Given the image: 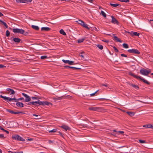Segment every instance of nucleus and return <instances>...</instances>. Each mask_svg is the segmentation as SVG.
I'll return each mask as SVG.
<instances>
[{
    "label": "nucleus",
    "mask_w": 153,
    "mask_h": 153,
    "mask_svg": "<svg viewBox=\"0 0 153 153\" xmlns=\"http://www.w3.org/2000/svg\"><path fill=\"white\" fill-rule=\"evenodd\" d=\"M128 74L130 75H131L133 76L134 78H136L138 79H140V80L143 81V82L147 84V85H150V83L148 81H147L145 80L144 79L142 78L140 76H139L136 75H135L134 74L131 73V72H129Z\"/></svg>",
    "instance_id": "obj_1"
},
{
    "label": "nucleus",
    "mask_w": 153,
    "mask_h": 153,
    "mask_svg": "<svg viewBox=\"0 0 153 153\" xmlns=\"http://www.w3.org/2000/svg\"><path fill=\"white\" fill-rule=\"evenodd\" d=\"M52 105V104L50 102L47 101H41L39 100L38 101H34V106H38L40 105L44 106L45 105Z\"/></svg>",
    "instance_id": "obj_2"
},
{
    "label": "nucleus",
    "mask_w": 153,
    "mask_h": 153,
    "mask_svg": "<svg viewBox=\"0 0 153 153\" xmlns=\"http://www.w3.org/2000/svg\"><path fill=\"white\" fill-rule=\"evenodd\" d=\"M13 31L14 33H20L25 36L27 35L28 34V33L27 32H25L24 30L17 28H13Z\"/></svg>",
    "instance_id": "obj_3"
},
{
    "label": "nucleus",
    "mask_w": 153,
    "mask_h": 153,
    "mask_svg": "<svg viewBox=\"0 0 153 153\" xmlns=\"http://www.w3.org/2000/svg\"><path fill=\"white\" fill-rule=\"evenodd\" d=\"M151 72V70L150 69L147 70L144 68L141 69L140 71V73L143 75L148 76V74Z\"/></svg>",
    "instance_id": "obj_4"
},
{
    "label": "nucleus",
    "mask_w": 153,
    "mask_h": 153,
    "mask_svg": "<svg viewBox=\"0 0 153 153\" xmlns=\"http://www.w3.org/2000/svg\"><path fill=\"white\" fill-rule=\"evenodd\" d=\"M130 35L132 37H134L135 36H138L139 38H142V35L139 33L134 31H131L129 32Z\"/></svg>",
    "instance_id": "obj_5"
},
{
    "label": "nucleus",
    "mask_w": 153,
    "mask_h": 153,
    "mask_svg": "<svg viewBox=\"0 0 153 153\" xmlns=\"http://www.w3.org/2000/svg\"><path fill=\"white\" fill-rule=\"evenodd\" d=\"M13 139L19 141H24L25 140L18 135H15L12 136Z\"/></svg>",
    "instance_id": "obj_6"
},
{
    "label": "nucleus",
    "mask_w": 153,
    "mask_h": 153,
    "mask_svg": "<svg viewBox=\"0 0 153 153\" xmlns=\"http://www.w3.org/2000/svg\"><path fill=\"white\" fill-rule=\"evenodd\" d=\"M128 51L130 53L139 54L140 53V52L137 49H132L128 50Z\"/></svg>",
    "instance_id": "obj_7"
},
{
    "label": "nucleus",
    "mask_w": 153,
    "mask_h": 153,
    "mask_svg": "<svg viewBox=\"0 0 153 153\" xmlns=\"http://www.w3.org/2000/svg\"><path fill=\"white\" fill-rule=\"evenodd\" d=\"M7 111L10 113H11L12 114H24V112L22 111H18L17 112H15L13 111L12 110L10 109H7Z\"/></svg>",
    "instance_id": "obj_8"
},
{
    "label": "nucleus",
    "mask_w": 153,
    "mask_h": 153,
    "mask_svg": "<svg viewBox=\"0 0 153 153\" xmlns=\"http://www.w3.org/2000/svg\"><path fill=\"white\" fill-rule=\"evenodd\" d=\"M62 61L63 62H64L65 63H68V64L70 65L75 64H74V62L72 61L62 59Z\"/></svg>",
    "instance_id": "obj_9"
},
{
    "label": "nucleus",
    "mask_w": 153,
    "mask_h": 153,
    "mask_svg": "<svg viewBox=\"0 0 153 153\" xmlns=\"http://www.w3.org/2000/svg\"><path fill=\"white\" fill-rule=\"evenodd\" d=\"M6 90L9 92L7 94H10V95L14 94H15V92L14 90L10 88H7Z\"/></svg>",
    "instance_id": "obj_10"
},
{
    "label": "nucleus",
    "mask_w": 153,
    "mask_h": 153,
    "mask_svg": "<svg viewBox=\"0 0 153 153\" xmlns=\"http://www.w3.org/2000/svg\"><path fill=\"white\" fill-rule=\"evenodd\" d=\"M16 1L18 3H23L30 2L32 1V0H16Z\"/></svg>",
    "instance_id": "obj_11"
},
{
    "label": "nucleus",
    "mask_w": 153,
    "mask_h": 153,
    "mask_svg": "<svg viewBox=\"0 0 153 153\" xmlns=\"http://www.w3.org/2000/svg\"><path fill=\"white\" fill-rule=\"evenodd\" d=\"M68 96H63L60 97H58L57 98H55V100H61L62 99H65L67 98V97Z\"/></svg>",
    "instance_id": "obj_12"
},
{
    "label": "nucleus",
    "mask_w": 153,
    "mask_h": 153,
    "mask_svg": "<svg viewBox=\"0 0 153 153\" xmlns=\"http://www.w3.org/2000/svg\"><path fill=\"white\" fill-rule=\"evenodd\" d=\"M111 18H112L111 22L112 23L114 24H118V22L117 19L114 18L113 16H111Z\"/></svg>",
    "instance_id": "obj_13"
},
{
    "label": "nucleus",
    "mask_w": 153,
    "mask_h": 153,
    "mask_svg": "<svg viewBox=\"0 0 153 153\" xmlns=\"http://www.w3.org/2000/svg\"><path fill=\"white\" fill-rule=\"evenodd\" d=\"M16 105H17V106L19 107L22 108L24 107V105L22 102H17L16 104Z\"/></svg>",
    "instance_id": "obj_14"
},
{
    "label": "nucleus",
    "mask_w": 153,
    "mask_h": 153,
    "mask_svg": "<svg viewBox=\"0 0 153 153\" xmlns=\"http://www.w3.org/2000/svg\"><path fill=\"white\" fill-rule=\"evenodd\" d=\"M64 68H71L73 70H80L81 69V68H77L74 67H71L67 65H65L64 66Z\"/></svg>",
    "instance_id": "obj_15"
},
{
    "label": "nucleus",
    "mask_w": 153,
    "mask_h": 153,
    "mask_svg": "<svg viewBox=\"0 0 153 153\" xmlns=\"http://www.w3.org/2000/svg\"><path fill=\"white\" fill-rule=\"evenodd\" d=\"M51 30V28L47 27H43L41 28V30L42 31H48Z\"/></svg>",
    "instance_id": "obj_16"
},
{
    "label": "nucleus",
    "mask_w": 153,
    "mask_h": 153,
    "mask_svg": "<svg viewBox=\"0 0 153 153\" xmlns=\"http://www.w3.org/2000/svg\"><path fill=\"white\" fill-rule=\"evenodd\" d=\"M88 109L91 111H96L99 109L98 107H89Z\"/></svg>",
    "instance_id": "obj_17"
},
{
    "label": "nucleus",
    "mask_w": 153,
    "mask_h": 153,
    "mask_svg": "<svg viewBox=\"0 0 153 153\" xmlns=\"http://www.w3.org/2000/svg\"><path fill=\"white\" fill-rule=\"evenodd\" d=\"M61 127L66 131L70 130H71L70 128L65 125H63Z\"/></svg>",
    "instance_id": "obj_18"
},
{
    "label": "nucleus",
    "mask_w": 153,
    "mask_h": 153,
    "mask_svg": "<svg viewBox=\"0 0 153 153\" xmlns=\"http://www.w3.org/2000/svg\"><path fill=\"white\" fill-rule=\"evenodd\" d=\"M129 85L131 86H132L137 90H138L139 89V87L137 85H136L135 84H133L130 83H129Z\"/></svg>",
    "instance_id": "obj_19"
},
{
    "label": "nucleus",
    "mask_w": 153,
    "mask_h": 153,
    "mask_svg": "<svg viewBox=\"0 0 153 153\" xmlns=\"http://www.w3.org/2000/svg\"><path fill=\"white\" fill-rule=\"evenodd\" d=\"M25 100H24V101L25 102H28L30 101L31 100V98L29 96L27 95V97H26L25 98Z\"/></svg>",
    "instance_id": "obj_20"
},
{
    "label": "nucleus",
    "mask_w": 153,
    "mask_h": 153,
    "mask_svg": "<svg viewBox=\"0 0 153 153\" xmlns=\"http://www.w3.org/2000/svg\"><path fill=\"white\" fill-rule=\"evenodd\" d=\"M82 26L88 29H89V28L88 27V25H87V24L85 23L84 22H83V23H82Z\"/></svg>",
    "instance_id": "obj_21"
},
{
    "label": "nucleus",
    "mask_w": 153,
    "mask_h": 153,
    "mask_svg": "<svg viewBox=\"0 0 153 153\" xmlns=\"http://www.w3.org/2000/svg\"><path fill=\"white\" fill-rule=\"evenodd\" d=\"M31 27L33 29L36 30H38L39 29V27L37 26H35L34 25H32Z\"/></svg>",
    "instance_id": "obj_22"
},
{
    "label": "nucleus",
    "mask_w": 153,
    "mask_h": 153,
    "mask_svg": "<svg viewBox=\"0 0 153 153\" xmlns=\"http://www.w3.org/2000/svg\"><path fill=\"white\" fill-rule=\"evenodd\" d=\"M96 46L98 47V48L101 50H102L103 49V47L102 45L100 44H97L96 45Z\"/></svg>",
    "instance_id": "obj_23"
},
{
    "label": "nucleus",
    "mask_w": 153,
    "mask_h": 153,
    "mask_svg": "<svg viewBox=\"0 0 153 153\" xmlns=\"http://www.w3.org/2000/svg\"><path fill=\"white\" fill-rule=\"evenodd\" d=\"M150 126H151L150 124H147L143 126V127L146 128H150Z\"/></svg>",
    "instance_id": "obj_24"
},
{
    "label": "nucleus",
    "mask_w": 153,
    "mask_h": 153,
    "mask_svg": "<svg viewBox=\"0 0 153 153\" xmlns=\"http://www.w3.org/2000/svg\"><path fill=\"white\" fill-rule=\"evenodd\" d=\"M123 47L125 48H128L129 47L128 45L127 44L125 43H124L123 44Z\"/></svg>",
    "instance_id": "obj_25"
},
{
    "label": "nucleus",
    "mask_w": 153,
    "mask_h": 153,
    "mask_svg": "<svg viewBox=\"0 0 153 153\" xmlns=\"http://www.w3.org/2000/svg\"><path fill=\"white\" fill-rule=\"evenodd\" d=\"M60 33L64 35H66V34L65 33V31H64V30L62 29L61 30H60L59 31Z\"/></svg>",
    "instance_id": "obj_26"
},
{
    "label": "nucleus",
    "mask_w": 153,
    "mask_h": 153,
    "mask_svg": "<svg viewBox=\"0 0 153 153\" xmlns=\"http://www.w3.org/2000/svg\"><path fill=\"white\" fill-rule=\"evenodd\" d=\"M126 113L131 116H133L134 114V113L132 112H127Z\"/></svg>",
    "instance_id": "obj_27"
},
{
    "label": "nucleus",
    "mask_w": 153,
    "mask_h": 153,
    "mask_svg": "<svg viewBox=\"0 0 153 153\" xmlns=\"http://www.w3.org/2000/svg\"><path fill=\"white\" fill-rule=\"evenodd\" d=\"M0 98L3 99H4V100L6 101L7 100V97L6 96H4L2 95H0Z\"/></svg>",
    "instance_id": "obj_28"
},
{
    "label": "nucleus",
    "mask_w": 153,
    "mask_h": 153,
    "mask_svg": "<svg viewBox=\"0 0 153 153\" xmlns=\"http://www.w3.org/2000/svg\"><path fill=\"white\" fill-rule=\"evenodd\" d=\"M13 41L15 42L19 43L21 41L20 39H13Z\"/></svg>",
    "instance_id": "obj_29"
},
{
    "label": "nucleus",
    "mask_w": 153,
    "mask_h": 153,
    "mask_svg": "<svg viewBox=\"0 0 153 153\" xmlns=\"http://www.w3.org/2000/svg\"><path fill=\"white\" fill-rule=\"evenodd\" d=\"M101 14L104 17H106V14L102 10L101 11Z\"/></svg>",
    "instance_id": "obj_30"
},
{
    "label": "nucleus",
    "mask_w": 153,
    "mask_h": 153,
    "mask_svg": "<svg viewBox=\"0 0 153 153\" xmlns=\"http://www.w3.org/2000/svg\"><path fill=\"white\" fill-rule=\"evenodd\" d=\"M57 130V129H52V130H49L48 131L49 133H51V132L54 133V132H56V131Z\"/></svg>",
    "instance_id": "obj_31"
},
{
    "label": "nucleus",
    "mask_w": 153,
    "mask_h": 153,
    "mask_svg": "<svg viewBox=\"0 0 153 153\" xmlns=\"http://www.w3.org/2000/svg\"><path fill=\"white\" fill-rule=\"evenodd\" d=\"M76 22H78V24H80L81 25H82V23L84 22L83 21L80 20H79L78 21H76Z\"/></svg>",
    "instance_id": "obj_32"
},
{
    "label": "nucleus",
    "mask_w": 153,
    "mask_h": 153,
    "mask_svg": "<svg viewBox=\"0 0 153 153\" xmlns=\"http://www.w3.org/2000/svg\"><path fill=\"white\" fill-rule=\"evenodd\" d=\"M48 58V57L46 56H42L41 57V59H45Z\"/></svg>",
    "instance_id": "obj_33"
},
{
    "label": "nucleus",
    "mask_w": 153,
    "mask_h": 153,
    "mask_svg": "<svg viewBox=\"0 0 153 153\" xmlns=\"http://www.w3.org/2000/svg\"><path fill=\"white\" fill-rule=\"evenodd\" d=\"M110 4L111 6L115 7H117L119 5V4H114L110 3Z\"/></svg>",
    "instance_id": "obj_34"
},
{
    "label": "nucleus",
    "mask_w": 153,
    "mask_h": 153,
    "mask_svg": "<svg viewBox=\"0 0 153 153\" xmlns=\"http://www.w3.org/2000/svg\"><path fill=\"white\" fill-rule=\"evenodd\" d=\"M32 115L33 116H35L36 117H38V118H34L35 119H40V115H39V116L38 115H36V114H33Z\"/></svg>",
    "instance_id": "obj_35"
},
{
    "label": "nucleus",
    "mask_w": 153,
    "mask_h": 153,
    "mask_svg": "<svg viewBox=\"0 0 153 153\" xmlns=\"http://www.w3.org/2000/svg\"><path fill=\"white\" fill-rule=\"evenodd\" d=\"M1 23L3 24L6 27V28H7L8 26L5 22L2 21H1Z\"/></svg>",
    "instance_id": "obj_36"
},
{
    "label": "nucleus",
    "mask_w": 153,
    "mask_h": 153,
    "mask_svg": "<svg viewBox=\"0 0 153 153\" xmlns=\"http://www.w3.org/2000/svg\"><path fill=\"white\" fill-rule=\"evenodd\" d=\"M84 39H79L77 40L78 42L79 43H81L84 41Z\"/></svg>",
    "instance_id": "obj_37"
},
{
    "label": "nucleus",
    "mask_w": 153,
    "mask_h": 153,
    "mask_svg": "<svg viewBox=\"0 0 153 153\" xmlns=\"http://www.w3.org/2000/svg\"><path fill=\"white\" fill-rule=\"evenodd\" d=\"M114 40L116 42H122V41L120 40V39H114Z\"/></svg>",
    "instance_id": "obj_38"
},
{
    "label": "nucleus",
    "mask_w": 153,
    "mask_h": 153,
    "mask_svg": "<svg viewBox=\"0 0 153 153\" xmlns=\"http://www.w3.org/2000/svg\"><path fill=\"white\" fill-rule=\"evenodd\" d=\"M113 48L114 49V51L116 52H119L118 49L114 46L113 47Z\"/></svg>",
    "instance_id": "obj_39"
},
{
    "label": "nucleus",
    "mask_w": 153,
    "mask_h": 153,
    "mask_svg": "<svg viewBox=\"0 0 153 153\" xmlns=\"http://www.w3.org/2000/svg\"><path fill=\"white\" fill-rule=\"evenodd\" d=\"M139 142L141 143H146V141L144 140H139Z\"/></svg>",
    "instance_id": "obj_40"
},
{
    "label": "nucleus",
    "mask_w": 153,
    "mask_h": 153,
    "mask_svg": "<svg viewBox=\"0 0 153 153\" xmlns=\"http://www.w3.org/2000/svg\"><path fill=\"white\" fill-rule=\"evenodd\" d=\"M105 51L106 52H109V53L111 55H113V53H111V52L107 48L105 50Z\"/></svg>",
    "instance_id": "obj_41"
},
{
    "label": "nucleus",
    "mask_w": 153,
    "mask_h": 153,
    "mask_svg": "<svg viewBox=\"0 0 153 153\" xmlns=\"http://www.w3.org/2000/svg\"><path fill=\"white\" fill-rule=\"evenodd\" d=\"M5 137H4V135L3 134H0V138L4 139Z\"/></svg>",
    "instance_id": "obj_42"
},
{
    "label": "nucleus",
    "mask_w": 153,
    "mask_h": 153,
    "mask_svg": "<svg viewBox=\"0 0 153 153\" xmlns=\"http://www.w3.org/2000/svg\"><path fill=\"white\" fill-rule=\"evenodd\" d=\"M11 101H12L13 100H14V101L15 102H17V99H16L15 98H11Z\"/></svg>",
    "instance_id": "obj_43"
},
{
    "label": "nucleus",
    "mask_w": 153,
    "mask_h": 153,
    "mask_svg": "<svg viewBox=\"0 0 153 153\" xmlns=\"http://www.w3.org/2000/svg\"><path fill=\"white\" fill-rule=\"evenodd\" d=\"M10 33L9 31L8 30H7L6 32V35L8 37V36H9L10 35Z\"/></svg>",
    "instance_id": "obj_44"
},
{
    "label": "nucleus",
    "mask_w": 153,
    "mask_h": 153,
    "mask_svg": "<svg viewBox=\"0 0 153 153\" xmlns=\"http://www.w3.org/2000/svg\"><path fill=\"white\" fill-rule=\"evenodd\" d=\"M7 102H9V101H11V98L9 97H7V99L6 100Z\"/></svg>",
    "instance_id": "obj_45"
},
{
    "label": "nucleus",
    "mask_w": 153,
    "mask_h": 153,
    "mask_svg": "<svg viewBox=\"0 0 153 153\" xmlns=\"http://www.w3.org/2000/svg\"><path fill=\"white\" fill-rule=\"evenodd\" d=\"M98 91V90H97V91H96V92H95L94 93L91 94H90L91 96L92 97V96H94L95 95V94H96V93H97V92Z\"/></svg>",
    "instance_id": "obj_46"
},
{
    "label": "nucleus",
    "mask_w": 153,
    "mask_h": 153,
    "mask_svg": "<svg viewBox=\"0 0 153 153\" xmlns=\"http://www.w3.org/2000/svg\"><path fill=\"white\" fill-rule=\"evenodd\" d=\"M102 42H106L107 43H108V42H109V40H106V39H103V40H102Z\"/></svg>",
    "instance_id": "obj_47"
},
{
    "label": "nucleus",
    "mask_w": 153,
    "mask_h": 153,
    "mask_svg": "<svg viewBox=\"0 0 153 153\" xmlns=\"http://www.w3.org/2000/svg\"><path fill=\"white\" fill-rule=\"evenodd\" d=\"M22 95L23 96H24L25 97H27V94L24 93H22Z\"/></svg>",
    "instance_id": "obj_48"
},
{
    "label": "nucleus",
    "mask_w": 153,
    "mask_h": 153,
    "mask_svg": "<svg viewBox=\"0 0 153 153\" xmlns=\"http://www.w3.org/2000/svg\"><path fill=\"white\" fill-rule=\"evenodd\" d=\"M6 67V66L2 64H0V68Z\"/></svg>",
    "instance_id": "obj_49"
},
{
    "label": "nucleus",
    "mask_w": 153,
    "mask_h": 153,
    "mask_svg": "<svg viewBox=\"0 0 153 153\" xmlns=\"http://www.w3.org/2000/svg\"><path fill=\"white\" fill-rule=\"evenodd\" d=\"M17 102H18V101L19 100H24V98L23 97L20 98H18L17 99Z\"/></svg>",
    "instance_id": "obj_50"
},
{
    "label": "nucleus",
    "mask_w": 153,
    "mask_h": 153,
    "mask_svg": "<svg viewBox=\"0 0 153 153\" xmlns=\"http://www.w3.org/2000/svg\"><path fill=\"white\" fill-rule=\"evenodd\" d=\"M121 56H123V57H127V56L125 54H121Z\"/></svg>",
    "instance_id": "obj_51"
},
{
    "label": "nucleus",
    "mask_w": 153,
    "mask_h": 153,
    "mask_svg": "<svg viewBox=\"0 0 153 153\" xmlns=\"http://www.w3.org/2000/svg\"><path fill=\"white\" fill-rule=\"evenodd\" d=\"M119 1H121V2H128V0H119Z\"/></svg>",
    "instance_id": "obj_52"
},
{
    "label": "nucleus",
    "mask_w": 153,
    "mask_h": 153,
    "mask_svg": "<svg viewBox=\"0 0 153 153\" xmlns=\"http://www.w3.org/2000/svg\"><path fill=\"white\" fill-rule=\"evenodd\" d=\"M31 98L33 100L37 99H38V97H31Z\"/></svg>",
    "instance_id": "obj_53"
},
{
    "label": "nucleus",
    "mask_w": 153,
    "mask_h": 153,
    "mask_svg": "<svg viewBox=\"0 0 153 153\" xmlns=\"http://www.w3.org/2000/svg\"><path fill=\"white\" fill-rule=\"evenodd\" d=\"M58 133H59V134L61 136H62V137H63V134L60 131H59L58 132Z\"/></svg>",
    "instance_id": "obj_54"
},
{
    "label": "nucleus",
    "mask_w": 153,
    "mask_h": 153,
    "mask_svg": "<svg viewBox=\"0 0 153 153\" xmlns=\"http://www.w3.org/2000/svg\"><path fill=\"white\" fill-rule=\"evenodd\" d=\"M33 140V139L32 138H28L27 139V140L30 141H32Z\"/></svg>",
    "instance_id": "obj_55"
},
{
    "label": "nucleus",
    "mask_w": 153,
    "mask_h": 153,
    "mask_svg": "<svg viewBox=\"0 0 153 153\" xmlns=\"http://www.w3.org/2000/svg\"><path fill=\"white\" fill-rule=\"evenodd\" d=\"M4 131L5 132H6L7 134H9V131H7V130H6L4 129Z\"/></svg>",
    "instance_id": "obj_56"
},
{
    "label": "nucleus",
    "mask_w": 153,
    "mask_h": 153,
    "mask_svg": "<svg viewBox=\"0 0 153 153\" xmlns=\"http://www.w3.org/2000/svg\"><path fill=\"white\" fill-rule=\"evenodd\" d=\"M101 85L102 86H104L106 87H107L108 86V85L107 84H102Z\"/></svg>",
    "instance_id": "obj_57"
},
{
    "label": "nucleus",
    "mask_w": 153,
    "mask_h": 153,
    "mask_svg": "<svg viewBox=\"0 0 153 153\" xmlns=\"http://www.w3.org/2000/svg\"><path fill=\"white\" fill-rule=\"evenodd\" d=\"M48 142L50 144H51V143H53V141H51V140H48Z\"/></svg>",
    "instance_id": "obj_58"
},
{
    "label": "nucleus",
    "mask_w": 153,
    "mask_h": 153,
    "mask_svg": "<svg viewBox=\"0 0 153 153\" xmlns=\"http://www.w3.org/2000/svg\"><path fill=\"white\" fill-rule=\"evenodd\" d=\"M14 153H23V152L22 151H21L19 152H15Z\"/></svg>",
    "instance_id": "obj_59"
},
{
    "label": "nucleus",
    "mask_w": 153,
    "mask_h": 153,
    "mask_svg": "<svg viewBox=\"0 0 153 153\" xmlns=\"http://www.w3.org/2000/svg\"><path fill=\"white\" fill-rule=\"evenodd\" d=\"M119 133H120L121 134H123L124 133V132L122 131H119Z\"/></svg>",
    "instance_id": "obj_60"
},
{
    "label": "nucleus",
    "mask_w": 153,
    "mask_h": 153,
    "mask_svg": "<svg viewBox=\"0 0 153 153\" xmlns=\"http://www.w3.org/2000/svg\"><path fill=\"white\" fill-rule=\"evenodd\" d=\"M31 105H34V102L33 101L31 102Z\"/></svg>",
    "instance_id": "obj_61"
},
{
    "label": "nucleus",
    "mask_w": 153,
    "mask_h": 153,
    "mask_svg": "<svg viewBox=\"0 0 153 153\" xmlns=\"http://www.w3.org/2000/svg\"><path fill=\"white\" fill-rule=\"evenodd\" d=\"M27 104L28 105H31V102H28V103H27Z\"/></svg>",
    "instance_id": "obj_62"
},
{
    "label": "nucleus",
    "mask_w": 153,
    "mask_h": 153,
    "mask_svg": "<svg viewBox=\"0 0 153 153\" xmlns=\"http://www.w3.org/2000/svg\"><path fill=\"white\" fill-rule=\"evenodd\" d=\"M150 128H151L152 129H153V126L151 124V126H150Z\"/></svg>",
    "instance_id": "obj_63"
},
{
    "label": "nucleus",
    "mask_w": 153,
    "mask_h": 153,
    "mask_svg": "<svg viewBox=\"0 0 153 153\" xmlns=\"http://www.w3.org/2000/svg\"><path fill=\"white\" fill-rule=\"evenodd\" d=\"M8 152H9V153H14L13 152H12L11 151H9Z\"/></svg>",
    "instance_id": "obj_64"
}]
</instances>
